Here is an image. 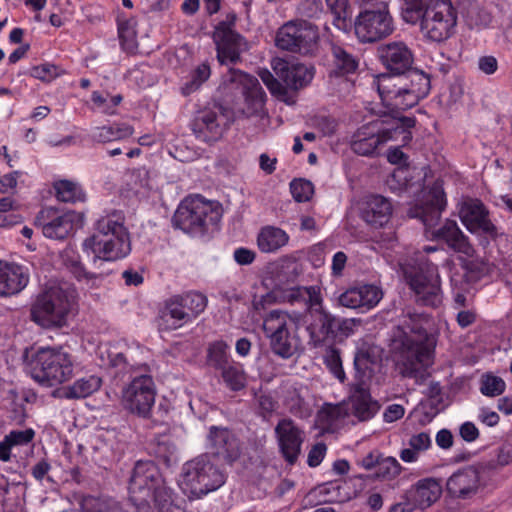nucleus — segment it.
Wrapping results in <instances>:
<instances>
[{
    "instance_id": "nucleus-4",
    "label": "nucleus",
    "mask_w": 512,
    "mask_h": 512,
    "mask_svg": "<svg viewBox=\"0 0 512 512\" xmlns=\"http://www.w3.org/2000/svg\"><path fill=\"white\" fill-rule=\"evenodd\" d=\"M376 87L382 104L391 112L399 113L417 105L431 89L428 74L410 69L398 77L381 74Z\"/></svg>"
},
{
    "instance_id": "nucleus-18",
    "label": "nucleus",
    "mask_w": 512,
    "mask_h": 512,
    "mask_svg": "<svg viewBox=\"0 0 512 512\" xmlns=\"http://www.w3.org/2000/svg\"><path fill=\"white\" fill-rule=\"evenodd\" d=\"M164 480L152 461H138L129 481L130 498L137 506H149L152 493Z\"/></svg>"
},
{
    "instance_id": "nucleus-59",
    "label": "nucleus",
    "mask_w": 512,
    "mask_h": 512,
    "mask_svg": "<svg viewBox=\"0 0 512 512\" xmlns=\"http://www.w3.org/2000/svg\"><path fill=\"white\" fill-rule=\"evenodd\" d=\"M467 24L471 27H486L491 22V16L478 6L471 7L466 15Z\"/></svg>"
},
{
    "instance_id": "nucleus-48",
    "label": "nucleus",
    "mask_w": 512,
    "mask_h": 512,
    "mask_svg": "<svg viewBox=\"0 0 512 512\" xmlns=\"http://www.w3.org/2000/svg\"><path fill=\"white\" fill-rule=\"evenodd\" d=\"M151 502L155 504L159 512H180V508L174 504L171 491L165 482L152 493Z\"/></svg>"
},
{
    "instance_id": "nucleus-54",
    "label": "nucleus",
    "mask_w": 512,
    "mask_h": 512,
    "mask_svg": "<svg viewBox=\"0 0 512 512\" xmlns=\"http://www.w3.org/2000/svg\"><path fill=\"white\" fill-rule=\"evenodd\" d=\"M290 192L296 202H307L314 194V186L312 182L307 179H293L290 182Z\"/></svg>"
},
{
    "instance_id": "nucleus-19",
    "label": "nucleus",
    "mask_w": 512,
    "mask_h": 512,
    "mask_svg": "<svg viewBox=\"0 0 512 512\" xmlns=\"http://www.w3.org/2000/svg\"><path fill=\"white\" fill-rule=\"evenodd\" d=\"M77 220L78 214L74 211L63 212L53 207H45L36 216L35 224L41 228L46 238L63 240L74 230Z\"/></svg>"
},
{
    "instance_id": "nucleus-39",
    "label": "nucleus",
    "mask_w": 512,
    "mask_h": 512,
    "mask_svg": "<svg viewBox=\"0 0 512 512\" xmlns=\"http://www.w3.org/2000/svg\"><path fill=\"white\" fill-rule=\"evenodd\" d=\"M102 384L100 377L89 375L80 378L73 382V384L66 386L62 389V395L66 399H81L86 398L96 392Z\"/></svg>"
},
{
    "instance_id": "nucleus-63",
    "label": "nucleus",
    "mask_w": 512,
    "mask_h": 512,
    "mask_svg": "<svg viewBox=\"0 0 512 512\" xmlns=\"http://www.w3.org/2000/svg\"><path fill=\"white\" fill-rule=\"evenodd\" d=\"M22 175L21 171H13L4 175L0 174V193H8L17 186L18 178Z\"/></svg>"
},
{
    "instance_id": "nucleus-22",
    "label": "nucleus",
    "mask_w": 512,
    "mask_h": 512,
    "mask_svg": "<svg viewBox=\"0 0 512 512\" xmlns=\"http://www.w3.org/2000/svg\"><path fill=\"white\" fill-rule=\"evenodd\" d=\"M226 129L224 115L210 109L198 112L191 123L195 137L205 143L218 141Z\"/></svg>"
},
{
    "instance_id": "nucleus-11",
    "label": "nucleus",
    "mask_w": 512,
    "mask_h": 512,
    "mask_svg": "<svg viewBox=\"0 0 512 512\" xmlns=\"http://www.w3.org/2000/svg\"><path fill=\"white\" fill-rule=\"evenodd\" d=\"M421 32L434 42L450 38L457 25V10L451 0H430L419 15Z\"/></svg>"
},
{
    "instance_id": "nucleus-45",
    "label": "nucleus",
    "mask_w": 512,
    "mask_h": 512,
    "mask_svg": "<svg viewBox=\"0 0 512 512\" xmlns=\"http://www.w3.org/2000/svg\"><path fill=\"white\" fill-rule=\"evenodd\" d=\"M83 512H125L119 502L107 497L84 496L81 500Z\"/></svg>"
},
{
    "instance_id": "nucleus-2",
    "label": "nucleus",
    "mask_w": 512,
    "mask_h": 512,
    "mask_svg": "<svg viewBox=\"0 0 512 512\" xmlns=\"http://www.w3.org/2000/svg\"><path fill=\"white\" fill-rule=\"evenodd\" d=\"M435 345V335L427 332L421 322H405L398 327L391 350L400 375L423 384L430 377L428 368L433 364Z\"/></svg>"
},
{
    "instance_id": "nucleus-58",
    "label": "nucleus",
    "mask_w": 512,
    "mask_h": 512,
    "mask_svg": "<svg viewBox=\"0 0 512 512\" xmlns=\"http://www.w3.org/2000/svg\"><path fill=\"white\" fill-rule=\"evenodd\" d=\"M345 416V409L341 405H326L318 413V420L324 427H331L337 420Z\"/></svg>"
},
{
    "instance_id": "nucleus-36",
    "label": "nucleus",
    "mask_w": 512,
    "mask_h": 512,
    "mask_svg": "<svg viewBox=\"0 0 512 512\" xmlns=\"http://www.w3.org/2000/svg\"><path fill=\"white\" fill-rule=\"evenodd\" d=\"M134 133V127L130 124L120 122L112 125L93 127L88 137L91 141L106 144L113 141H120L129 138Z\"/></svg>"
},
{
    "instance_id": "nucleus-46",
    "label": "nucleus",
    "mask_w": 512,
    "mask_h": 512,
    "mask_svg": "<svg viewBox=\"0 0 512 512\" xmlns=\"http://www.w3.org/2000/svg\"><path fill=\"white\" fill-rule=\"evenodd\" d=\"M56 197L59 201L76 203L84 202L86 195L80 185L69 180H60L54 184Z\"/></svg>"
},
{
    "instance_id": "nucleus-27",
    "label": "nucleus",
    "mask_w": 512,
    "mask_h": 512,
    "mask_svg": "<svg viewBox=\"0 0 512 512\" xmlns=\"http://www.w3.org/2000/svg\"><path fill=\"white\" fill-rule=\"evenodd\" d=\"M209 443L212 454L231 464L241 455V446L237 437L226 428L211 427Z\"/></svg>"
},
{
    "instance_id": "nucleus-60",
    "label": "nucleus",
    "mask_w": 512,
    "mask_h": 512,
    "mask_svg": "<svg viewBox=\"0 0 512 512\" xmlns=\"http://www.w3.org/2000/svg\"><path fill=\"white\" fill-rule=\"evenodd\" d=\"M259 76L271 94L284 96L287 93L286 86L280 82L279 78H275L269 70L264 69L260 71Z\"/></svg>"
},
{
    "instance_id": "nucleus-43",
    "label": "nucleus",
    "mask_w": 512,
    "mask_h": 512,
    "mask_svg": "<svg viewBox=\"0 0 512 512\" xmlns=\"http://www.w3.org/2000/svg\"><path fill=\"white\" fill-rule=\"evenodd\" d=\"M333 16L332 24L340 31L347 32L352 27L349 0H325Z\"/></svg>"
},
{
    "instance_id": "nucleus-34",
    "label": "nucleus",
    "mask_w": 512,
    "mask_h": 512,
    "mask_svg": "<svg viewBox=\"0 0 512 512\" xmlns=\"http://www.w3.org/2000/svg\"><path fill=\"white\" fill-rule=\"evenodd\" d=\"M306 388L295 383L286 382L283 385L284 404L295 416L307 418L312 414L309 403L305 400Z\"/></svg>"
},
{
    "instance_id": "nucleus-24",
    "label": "nucleus",
    "mask_w": 512,
    "mask_h": 512,
    "mask_svg": "<svg viewBox=\"0 0 512 512\" xmlns=\"http://www.w3.org/2000/svg\"><path fill=\"white\" fill-rule=\"evenodd\" d=\"M382 297L383 292L380 287L373 284H364L346 290L340 295L338 301L343 307L365 313L376 307Z\"/></svg>"
},
{
    "instance_id": "nucleus-29",
    "label": "nucleus",
    "mask_w": 512,
    "mask_h": 512,
    "mask_svg": "<svg viewBox=\"0 0 512 512\" xmlns=\"http://www.w3.org/2000/svg\"><path fill=\"white\" fill-rule=\"evenodd\" d=\"M355 322H311L307 327L315 345L342 342L353 333Z\"/></svg>"
},
{
    "instance_id": "nucleus-57",
    "label": "nucleus",
    "mask_w": 512,
    "mask_h": 512,
    "mask_svg": "<svg viewBox=\"0 0 512 512\" xmlns=\"http://www.w3.org/2000/svg\"><path fill=\"white\" fill-rule=\"evenodd\" d=\"M405 6L402 9V17L405 22L416 24L419 21V15L424 11L427 2L430 0H404Z\"/></svg>"
},
{
    "instance_id": "nucleus-7",
    "label": "nucleus",
    "mask_w": 512,
    "mask_h": 512,
    "mask_svg": "<svg viewBox=\"0 0 512 512\" xmlns=\"http://www.w3.org/2000/svg\"><path fill=\"white\" fill-rule=\"evenodd\" d=\"M220 220V210L200 195L182 200L172 218L174 227L192 236L204 235Z\"/></svg>"
},
{
    "instance_id": "nucleus-12",
    "label": "nucleus",
    "mask_w": 512,
    "mask_h": 512,
    "mask_svg": "<svg viewBox=\"0 0 512 512\" xmlns=\"http://www.w3.org/2000/svg\"><path fill=\"white\" fill-rule=\"evenodd\" d=\"M78 311L77 292L75 289L50 287L39 293L31 306V320H44L54 316L65 320Z\"/></svg>"
},
{
    "instance_id": "nucleus-8",
    "label": "nucleus",
    "mask_w": 512,
    "mask_h": 512,
    "mask_svg": "<svg viewBox=\"0 0 512 512\" xmlns=\"http://www.w3.org/2000/svg\"><path fill=\"white\" fill-rule=\"evenodd\" d=\"M224 483V473L210 461L208 455H200L186 462L179 479L180 488L189 498H200Z\"/></svg>"
},
{
    "instance_id": "nucleus-33",
    "label": "nucleus",
    "mask_w": 512,
    "mask_h": 512,
    "mask_svg": "<svg viewBox=\"0 0 512 512\" xmlns=\"http://www.w3.org/2000/svg\"><path fill=\"white\" fill-rule=\"evenodd\" d=\"M264 331L270 339L272 351L281 358L288 359L296 352V342L290 335L285 322L276 328L268 327L267 322L263 323Z\"/></svg>"
},
{
    "instance_id": "nucleus-15",
    "label": "nucleus",
    "mask_w": 512,
    "mask_h": 512,
    "mask_svg": "<svg viewBox=\"0 0 512 512\" xmlns=\"http://www.w3.org/2000/svg\"><path fill=\"white\" fill-rule=\"evenodd\" d=\"M318 39L315 25L304 20H292L278 29L275 45L284 51L308 55L316 49Z\"/></svg>"
},
{
    "instance_id": "nucleus-47",
    "label": "nucleus",
    "mask_w": 512,
    "mask_h": 512,
    "mask_svg": "<svg viewBox=\"0 0 512 512\" xmlns=\"http://www.w3.org/2000/svg\"><path fill=\"white\" fill-rule=\"evenodd\" d=\"M211 75V68L207 62L201 63L190 73V80L181 87V94L189 96L196 92Z\"/></svg>"
},
{
    "instance_id": "nucleus-38",
    "label": "nucleus",
    "mask_w": 512,
    "mask_h": 512,
    "mask_svg": "<svg viewBox=\"0 0 512 512\" xmlns=\"http://www.w3.org/2000/svg\"><path fill=\"white\" fill-rule=\"evenodd\" d=\"M441 495V486L434 479L420 480L416 486L409 491V498L416 506L421 508L429 507Z\"/></svg>"
},
{
    "instance_id": "nucleus-35",
    "label": "nucleus",
    "mask_w": 512,
    "mask_h": 512,
    "mask_svg": "<svg viewBox=\"0 0 512 512\" xmlns=\"http://www.w3.org/2000/svg\"><path fill=\"white\" fill-rule=\"evenodd\" d=\"M289 234L276 226L267 225L257 235V246L262 253H276L289 243Z\"/></svg>"
},
{
    "instance_id": "nucleus-64",
    "label": "nucleus",
    "mask_w": 512,
    "mask_h": 512,
    "mask_svg": "<svg viewBox=\"0 0 512 512\" xmlns=\"http://www.w3.org/2000/svg\"><path fill=\"white\" fill-rule=\"evenodd\" d=\"M478 69L486 75H493L498 69V60L493 55H484L478 59Z\"/></svg>"
},
{
    "instance_id": "nucleus-30",
    "label": "nucleus",
    "mask_w": 512,
    "mask_h": 512,
    "mask_svg": "<svg viewBox=\"0 0 512 512\" xmlns=\"http://www.w3.org/2000/svg\"><path fill=\"white\" fill-rule=\"evenodd\" d=\"M29 276L21 265L0 261V296H12L28 284Z\"/></svg>"
},
{
    "instance_id": "nucleus-14",
    "label": "nucleus",
    "mask_w": 512,
    "mask_h": 512,
    "mask_svg": "<svg viewBox=\"0 0 512 512\" xmlns=\"http://www.w3.org/2000/svg\"><path fill=\"white\" fill-rule=\"evenodd\" d=\"M405 279L418 301L425 306L438 307L442 303V292L438 268L428 260L421 261L404 271Z\"/></svg>"
},
{
    "instance_id": "nucleus-17",
    "label": "nucleus",
    "mask_w": 512,
    "mask_h": 512,
    "mask_svg": "<svg viewBox=\"0 0 512 512\" xmlns=\"http://www.w3.org/2000/svg\"><path fill=\"white\" fill-rule=\"evenodd\" d=\"M236 19L235 13H228L225 20L215 26L213 38L217 59L221 65H234L241 60L244 37L233 29Z\"/></svg>"
},
{
    "instance_id": "nucleus-51",
    "label": "nucleus",
    "mask_w": 512,
    "mask_h": 512,
    "mask_svg": "<svg viewBox=\"0 0 512 512\" xmlns=\"http://www.w3.org/2000/svg\"><path fill=\"white\" fill-rule=\"evenodd\" d=\"M506 388L505 381L492 373H486L480 379V392L488 397L501 395Z\"/></svg>"
},
{
    "instance_id": "nucleus-53",
    "label": "nucleus",
    "mask_w": 512,
    "mask_h": 512,
    "mask_svg": "<svg viewBox=\"0 0 512 512\" xmlns=\"http://www.w3.org/2000/svg\"><path fill=\"white\" fill-rule=\"evenodd\" d=\"M323 358L324 364L331 372V374H333L335 378H337L341 383H343L346 380V375L343 370L340 351L336 348L329 347L327 348Z\"/></svg>"
},
{
    "instance_id": "nucleus-6",
    "label": "nucleus",
    "mask_w": 512,
    "mask_h": 512,
    "mask_svg": "<svg viewBox=\"0 0 512 512\" xmlns=\"http://www.w3.org/2000/svg\"><path fill=\"white\" fill-rule=\"evenodd\" d=\"M415 126V118L394 117L385 122L376 119L359 127L351 137L350 148L360 156L375 157L379 155L380 147L390 140L402 136L403 141L412 138L410 129Z\"/></svg>"
},
{
    "instance_id": "nucleus-16",
    "label": "nucleus",
    "mask_w": 512,
    "mask_h": 512,
    "mask_svg": "<svg viewBox=\"0 0 512 512\" xmlns=\"http://www.w3.org/2000/svg\"><path fill=\"white\" fill-rule=\"evenodd\" d=\"M121 394V403L127 411L143 418L150 416L155 403L156 388L149 374L133 376L123 387Z\"/></svg>"
},
{
    "instance_id": "nucleus-37",
    "label": "nucleus",
    "mask_w": 512,
    "mask_h": 512,
    "mask_svg": "<svg viewBox=\"0 0 512 512\" xmlns=\"http://www.w3.org/2000/svg\"><path fill=\"white\" fill-rule=\"evenodd\" d=\"M229 73L231 82L253 83V81H255L253 87L246 90L245 99L248 104L252 105L254 113L261 111L265 103L266 95L263 89L259 86L257 79L251 77L249 74L241 70L234 68H230Z\"/></svg>"
},
{
    "instance_id": "nucleus-23",
    "label": "nucleus",
    "mask_w": 512,
    "mask_h": 512,
    "mask_svg": "<svg viewBox=\"0 0 512 512\" xmlns=\"http://www.w3.org/2000/svg\"><path fill=\"white\" fill-rule=\"evenodd\" d=\"M272 68L276 76L285 84L286 89L299 90L307 86L314 76L312 67L282 58L274 59Z\"/></svg>"
},
{
    "instance_id": "nucleus-13",
    "label": "nucleus",
    "mask_w": 512,
    "mask_h": 512,
    "mask_svg": "<svg viewBox=\"0 0 512 512\" xmlns=\"http://www.w3.org/2000/svg\"><path fill=\"white\" fill-rule=\"evenodd\" d=\"M458 215L464 227L478 238L483 247L489 246L501 235L491 220L489 209L480 199L464 198L458 204Z\"/></svg>"
},
{
    "instance_id": "nucleus-49",
    "label": "nucleus",
    "mask_w": 512,
    "mask_h": 512,
    "mask_svg": "<svg viewBox=\"0 0 512 512\" xmlns=\"http://www.w3.org/2000/svg\"><path fill=\"white\" fill-rule=\"evenodd\" d=\"M401 471L402 467L396 458L383 456L377 466L375 478L383 481H391L397 478Z\"/></svg>"
},
{
    "instance_id": "nucleus-62",
    "label": "nucleus",
    "mask_w": 512,
    "mask_h": 512,
    "mask_svg": "<svg viewBox=\"0 0 512 512\" xmlns=\"http://www.w3.org/2000/svg\"><path fill=\"white\" fill-rule=\"evenodd\" d=\"M118 37L121 49L127 53H134L137 46L134 33L127 27L120 25L118 27Z\"/></svg>"
},
{
    "instance_id": "nucleus-56",
    "label": "nucleus",
    "mask_w": 512,
    "mask_h": 512,
    "mask_svg": "<svg viewBox=\"0 0 512 512\" xmlns=\"http://www.w3.org/2000/svg\"><path fill=\"white\" fill-rule=\"evenodd\" d=\"M297 12L301 17L319 19L325 14V7L322 0H301Z\"/></svg>"
},
{
    "instance_id": "nucleus-44",
    "label": "nucleus",
    "mask_w": 512,
    "mask_h": 512,
    "mask_svg": "<svg viewBox=\"0 0 512 512\" xmlns=\"http://www.w3.org/2000/svg\"><path fill=\"white\" fill-rule=\"evenodd\" d=\"M431 438L428 433L420 432L413 434L409 441V448H405L400 452V458L407 463L416 462L420 452L426 451L431 446Z\"/></svg>"
},
{
    "instance_id": "nucleus-1",
    "label": "nucleus",
    "mask_w": 512,
    "mask_h": 512,
    "mask_svg": "<svg viewBox=\"0 0 512 512\" xmlns=\"http://www.w3.org/2000/svg\"><path fill=\"white\" fill-rule=\"evenodd\" d=\"M446 205L447 197L443 183L436 180L431 186L422 189L416 203L409 208L408 216L419 219L424 224L431 240L445 244L456 253L469 256L473 252V247L455 220L446 219L438 228L432 229Z\"/></svg>"
},
{
    "instance_id": "nucleus-28",
    "label": "nucleus",
    "mask_w": 512,
    "mask_h": 512,
    "mask_svg": "<svg viewBox=\"0 0 512 512\" xmlns=\"http://www.w3.org/2000/svg\"><path fill=\"white\" fill-rule=\"evenodd\" d=\"M393 206L390 199L379 195H368L362 203L360 216L368 225L379 228L391 219Z\"/></svg>"
},
{
    "instance_id": "nucleus-9",
    "label": "nucleus",
    "mask_w": 512,
    "mask_h": 512,
    "mask_svg": "<svg viewBox=\"0 0 512 512\" xmlns=\"http://www.w3.org/2000/svg\"><path fill=\"white\" fill-rule=\"evenodd\" d=\"M73 373L70 355L62 349L41 348L33 356L31 377L41 385L52 387L69 380Z\"/></svg>"
},
{
    "instance_id": "nucleus-20",
    "label": "nucleus",
    "mask_w": 512,
    "mask_h": 512,
    "mask_svg": "<svg viewBox=\"0 0 512 512\" xmlns=\"http://www.w3.org/2000/svg\"><path fill=\"white\" fill-rule=\"evenodd\" d=\"M206 295L189 291L184 294L173 295L165 301V309L171 318L184 320L197 318L207 307Z\"/></svg>"
},
{
    "instance_id": "nucleus-61",
    "label": "nucleus",
    "mask_w": 512,
    "mask_h": 512,
    "mask_svg": "<svg viewBox=\"0 0 512 512\" xmlns=\"http://www.w3.org/2000/svg\"><path fill=\"white\" fill-rule=\"evenodd\" d=\"M67 267L78 281H90L97 278L95 273L86 270L84 264L79 260H69Z\"/></svg>"
},
{
    "instance_id": "nucleus-32",
    "label": "nucleus",
    "mask_w": 512,
    "mask_h": 512,
    "mask_svg": "<svg viewBox=\"0 0 512 512\" xmlns=\"http://www.w3.org/2000/svg\"><path fill=\"white\" fill-rule=\"evenodd\" d=\"M382 349L375 345H363L356 353L354 366L356 370L355 380L369 381L380 367Z\"/></svg>"
},
{
    "instance_id": "nucleus-55",
    "label": "nucleus",
    "mask_w": 512,
    "mask_h": 512,
    "mask_svg": "<svg viewBox=\"0 0 512 512\" xmlns=\"http://www.w3.org/2000/svg\"><path fill=\"white\" fill-rule=\"evenodd\" d=\"M64 73L63 69L52 63H43L31 69V76L42 82H51Z\"/></svg>"
},
{
    "instance_id": "nucleus-41",
    "label": "nucleus",
    "mask_w": 512,
    "mask_h": 512,
    "mask_svg": "<svg viewBox=\"0 0 512 512\" xmlns=\"http://www.w3.org/2000/svg\"><path fill=\"white\" fill-rule=\"evenodd\" d=\"M331 55L333 57L331 74L345 76L356 72L358 68L357 59L343 47L333 44L331 46Z\"/></svg>"
},
{
    "instance_id": "nucleus-10",
    "label": "nucleus",
    "mask_w": 512,
    "mask_h": 512,
    "mask_svg": "<svg viewBox=\"0 0 512 512\" xmlns=\"http://www.w3.org/2000/svg\"><path fill=\"white\" fill-rule=\"evenodd\" d=\"M353 28L362 43H374L390 36L395 26L388 3L378 1L366 4L356 16Z\"/></svg>"
},
{
    "instance_id": "nucleus-42",
    "label": "nucleus",
    "mask_w": 512,
    "mask_h": 512,
    "mask_svg": "<svg viewBox=\"0 0 512 512\" xmlns=\"http://www.w3.org/2000/svg\"><path fill=\"white\" fill-rule=\"evenodd\" d=\"M123 346H126V344H123ZM100 358L103 365L119 369H126L129 366L131 370L134 369L133 358L128 351L122 349L121 344L112 345L104 350L101 349Z\"/></svg>"
},
{
    "instance_id": "nucleus-26",
    "label": "nucleus",
    "mask_w": 512,
    "mask_h": 512,
    "mask_svg": "<svg viewBox=\"0 0 512 512\" xmlns=\"http://www.w3.org/2000/svg\"><path fill=\"white\" fill-rule=\"evenodd\" d=\"M382 64L391 73L398 77L412 68L413 54L403 42H391L379 49Z\"/></svg>"
},
{
    "instance_id": "nucleus-50",
    "label": "nucleus",
    "mask_w": 512,
    "mask_h": 512,
    "mask_svg": "<svg viewBox=\"0 0 512 512\" xmlns=\"http://www.w3.org/2000/svg\"><path fill=\"white\" fill-rule=\"evenodd\" d=\"M220 371L222 379L228 388L233 391H238L244 388L246 378L239 365L229 364Z\"/></svg>"
},
{
    "instance_id": "nucleus-3",
    "label": "nucleus",
    "mask_w": 512,
    "mask_h": 512,
    "mask_svg": "<svg viewBox=\"0 0 512 512\" xmlns=\"http://www.w3.org/2000/svg\"><path fill=\"white\" fill-rule=\"evenodd\" d=\"M124 222L123 213L118 211L97 220L95 233L82 243L83 252L92 255L94 265L121 260L130 254V236Z\"/></svg>"
},
{
    "instance_id": "nucleus-52",
    "label": "nucleus",
    "mask_w": 512,
    "mask_h": 512,
    "mask_svg": "<svg viewBox=\"0 0 512 512\" xmlns=\"http://www.w3.org/2000/svg\"><path fill=\"white\" fill-rule=\"evenodd\" d=\"M227 345L223 341H216L208 348L207 362L217 370H221L230 363L227 356Z\"/></svg>"
},
{
    "instance_id": "nucleus-31",
    "label": "nucleus",
    "mask_w": 512,
    "mask_h": 512,
    "mask_svg": "<svg viewBox=\"0 0 512 512\" xmlns=\"http://www.w3.org/2000/svg\"><path fill=\"white\" fill-rule=\"evenodd\" d=\"M480 486L479 471L468 467L457 471L447 481L448 492L455 497L467 498L475 494Z\"/></svg>"
},
{
    "instance_id": "nucleus-5",
    "label": "nucleus",
    "mask_w": 512,
    "mask_h": 512,
    "mask_svg": "<svg viewBox=\"0 0 512 512\" xmlns=\"http://www.w3.org/2000/svg\"><path fill=\"white\" fill-rule=\"evenodd\" d=\"M282 300H287L290 303L303 300L308 313L315 320H338L323 306L320 288L317 286H296L286 291L272 290L260 298L255 297L253 300V308L258 316L264 318V320H299L278 308H274V306ZM341 320L357 319L352 317L342 318Z\"/></svg>"
},
{
    "instance_id": "nucleus-21",
    "label": "nucleus",
    "mask_w": 512,
    "mask_h": 512,
    "mask_svg": "<svg viewBox=\"0 0 512 512\" xmlns=\"http://www.w3.org/2000/svg\"><path fill=\"white\" fill-rule=\"evenodd\" d=\"M280 451L285 460L294 464L301 453L305 433L289 418L281 419L275 427Z\"/></svg>"
},
{
    "instance_id": "nucleus-40",
    "label": "nucleus",
    "mask_w": 512,
    "mask_h": 512,
    "mask_svg": "<svg viewBox=\"0 0 512 512\" xmlns=\"http://www.w3.org/2000/svg\"><path fill=\"white\" fill-rule=\"evenodd\" d=\"M34 436L35 431L32 428L10 431L0 442V461H10L12 448L29 444Z\"/></svg>"
},
{
    "instance_id": "nucleus-25",
    "label": "nucleus",
    "mask_w": 512,
    "mask_h": 512,
    "mask_svg": "<svg viewBox=\"0 0 512 512\" xmlns=\"http://www.w3.org/2000/svg\"><path fill=\"white\" fill-rule=\"evenodd\" d=\"M351 414L359 421H368L378 412L380 405L371 397L369 381L354 380L350 387Z\"/></svg>"
}]
</instances>
